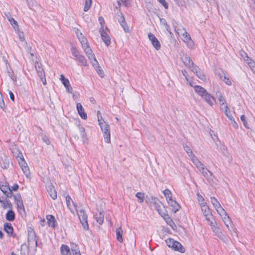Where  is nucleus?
Here are the masks:
<instances>
[{
    "instance_id": "obj_1",
    "label": "nucleus",
    "mask_w": 255,
    "mask_h": 255,
    "mask_svg": "<svg viewBox=\"0 0 255 255\" xmlns=\"http://www.w3.org/2000/svg\"><path fill=\"white\" fill-rule=\"evenodd\" d=\"M194 90L196 93L200 95L210 105H212L214 102V98L207 91L200 86H195Z\"/></svg>"
},
{
    "instance_id": "obj_2",
    "label": "nucleus",
    "mask_w": 255,
    "mask_h": 255,
    "mask_svg": "<svg viewBox=\"0 0 255 255\" xmlns=\"http://www.w3.org/2000/svg\"><path fill=\"white\" fill-rule=\"evenodd\" d=\"M150 204L158 213L160 216L165 215V213H167L166 209L163 204L159 201V200L155 197H152L150 201Z\"/></svg>"
},
{
    "instance_id": "obj_3",
    "label": "nucleus",
    "mask_w": 255,
    "mask_h": 255,
    "mask_svg": "<svg viewBox=\"0 0 255 255\" xmlns=\"http://www.w3.org/2000/svg\"><path fill=\"white\" fill-rule=\"evenodd\" d=\"M27 232V247L29 248L34 246L35 247L34 251L36 252L37 250L36 247L38 246V237L36 236L34 231L31 228H29L28 229Z\"/></svg>"
},
{
    "instance_id": "obj_4",
    "label": "nucleus",
    "mask_w": 255,
    "mask_h": 255,
    "mask_svg": "<svg viewBox=\"0 0 255 255\" xmlns=\"http://www.w3.org/2000/svg\"><path fill=\"white\" fill-rule=\"evenodd\" d=\"M165 242L169 248L175 251H178L181 253H184L185 251L184 247L179 242L175 241L173 239L168 238L165 240Z\"/></svg>"
},
{
    "instance_id": "obj_5",
    "label": "nucleus",
    "mask_w": 255,
    "mask_h": 255,
    "mask_svg": "<svg viewBox=\"0 0 255 255\" xmlns=\"http://www.w3.org/2000/svg\"><path fill=\"white\" fill-rule=\"evenodd\" d=\"M75 210L77 213L80 222L81 223L84 230L88 231L89 229V227L87 219L88 215L86 213V211L83 209L78 210L76 208Z\"/></svg>"
},
{
    "instance_id": "obj_6",
    "label": "nucleus",
    "mask_w": 255,
    "mask_h": 255,
    "mask_svg": "<svg viewBox=\"0 0 255 255\" xmlns=\"http://www.w3.org/2000/svg\"><path fill=\"white\" fill-rule=\"evenodd\" d=\"M224 224L225 225L228 232L232 237L237 236L236 233V229H235L233 222L231 221L229 216L227 214L226 212L224 211Z\"/></svg>"
},
{
    "instance_id": "obj_7",
    "label": "nucleus",
    "mask_w": 255,
    "mask_h": 255,
    "mask_svg": "<svg viewBox=\"0 0 255 255\" xmlns=\"http://www.w3.org/2000/svg\"><path fill=\"white\" fill-rule=\"evenodd\" d=\"M100 126L103 132L105 141L107 143L111 142V133L110 126L105 121L100 122Z\"/></svg>"
},
{
    "instance_id": "obj_8",
    "label": "nucleus",
    "mask_w": 255,
    "mask_h": 255,
    "mask_svg": "<svg viewBox=\"0 0 255 255\" xmlns=\"http://www.w3.org/2000/svg\"><path fill=\"white\" fill-rule=\"evenodd\" d=\"M20 156L18 155L17 159L18 162V164L21 167L23 172L26 174L29 172V168L27 166V163L25 162L23 155L21 153H20Z\"/></svg>"
},
{
    "instance_id": "obj_9",
    "label": "nucleus",
    "mask_w": 255,
    "mask_h": 255,
    "mask_svg": "<svg viewBox=\"0 0 255 255\" xmlns=\"http://www.w3.org/2000/svg\"><path fill=\"white\" fill-rule=\"evenodd\" d=\"M99 32L100 33L101 37L106 46H108L111 44V38L108 33L104 29L103 26H102L99 29Z\"/></svg>"
},
{
    "instance_id": "obj_10",
    "label": "nucleus",
    "mask_w": 255,
    "mask_h": 255,
    "mask_svg": "<svg viewBox=\"0 0 255 255\" xmlns=\"http://www.w3.org/2000/svg\"><path fill=\"white\" fill-rule=\"evenodd\" d=\"M148 37L149 38V40L151 41L152 46L156 50H159V49H160V43L154 34H153L151 33H149L148 34Z\"/></svg>"
},
{
    "instance_id": "obj_11",
    "label": "nucleus",
    "mask_w": 255,
    "mask_h": 255,
    "mask_svg": "<svg viewBox=\"0 0 255 255\" xmlns=\"http://www.w3.org/2000/svg\"><path fill=\"white\" fill-rule=\"evenodd\" d=\"M211 202L216 211L220 215L221 217L222 218V215L223 213V208L221 206L219 201L215 197H211Z\"/></svg>"
},
{
    "instance_id": "obj_12",
    "label": "nucleus",
    "mask_w": 255,
    "mask_h": 255,
    "mask_svg": "<svg viewBox=\"0 0 255 255\" xmlns=\"http://www.w3.org/2000/svg\"><path fill=\"white\" fill-rule=\"evenodd\" d=\"M191 71L196 74V76L201 80L203 81H205L206 80V75L204 74V72L199 68L198 66L197 65H194L192 66Z\"/></svg>"
},
{
    "instance_id": "obj_13",
    "label": "nucleus",
    "mask_w": 255,
    "mask_h": 255,
    "mask_svg": "<svg viewBox=\"0 0 255 255\" xmlns=\"http://www.w3.org/2000/svg\"><path fill=\"white\" fill-rule=\"evenodd\" d=\"M47 220L48 225L54 229L57 226V221L55 220V217L52 215H47L46 217Z\"/></svg>"
},
{
    "instance_id": "obj_14",
    "label": "nucleus",
    "mask_w": 255,
    "mask_h": 255,
    "mask_svg": "<svg viewBox=\"0 0 255 255\" xmlns=\"http://www.w3.org/2000/svg\"><path fill=\"white\" fill-rule=\"evenodd\" d=\"M76 108L78 111V113L80 117L83 120H86L87 119V115L85 113L84 109L83 108L81 104L80 103H77L76 105Z\"/></svg>"
},
{
    "instance_id": "obj_15",
    "label": "nucleus",
    "mask_w": 255,
    "mask_h": 255,
    "mask_svg": "<svg viewBox=\"0 0 255 255\" xmlns=\"http://www.w3.org/2000/svg\"><path fill=\"white\" fill-rule=\"evenodd\" d=\"M47 191L51 198L55 200L57 197V192L52 185H47L46 187Z\"/></svg>"
},
{
    "instance_id": "obj_16",
    "label": "nucleus",
    "mask_w": 255,
    "mask_h": 255,
    "mask_svg": "<svg viewBox=\"0 0 255 255\" xmlns=\"http://www.w3.org/2000/svg\"><path fill=\"white\" fill-rule=\"evenodd\" d=\"M35 67L39 77L40 78L41 81H43V79L44 78L45 76V73L43 70V69L41 67V63L36 62L35 64Z\"/></svg>"
},
{
    "instance_id": "obj_17",
    "label": "nucleus",
    "mask_w": 255,
    "mask_h": 255,
    "mask_svg": "<svg viewBox=\"0 0 255 255\" xmlns=\"http://www.w3.org/2000/svg\"><path fill=\"white\" fill-rule=\"evenodd\" d=\"M3 230L7 233L8 236L12 237L13 233V228L9 223H5L3 225Z\"/></svg>"
},
{
    "instance_id": "obj_18",
    "label": "nucleus",
    "mask_w": 255,
    "mask_h": 255,
    "mask_svg": "<svg viewBox=\"0 0 255 255\" xmlns=\"http://www.w3.org/2000/svg\"><path fill=\"white\" fill-rule=\"evenodd\" d=\"M181 59L184 64L186 66L189 67L191 70V68H192V66L195 65L194 63L191 60L190 57L188 56L187 54L185 55L183 57H181Z\"/></svg>"
},
{
    "instance_id": "obj_19",
    "label": "nucleus",
    "mask_w": 255,
    "mask_h": 255,
    "mask_svg": "<svg viewBox=\"0 0 255 255\" xmlns=\"http://www.w3.org/2000/svg\"><path fill=\"white\" fill-rule=\"evenodd\" d=\"M184 33L182 34V40L185 42L189 43L190 46L192 47L193 44V42L191 39V37L189 34L187 33V32L183 29Z\"/></svg>"
},
{
    "instance_id": "obj_20",
    "label": "nucleus",
    "mask_w": 255,
    "mask_h": 255,
    "mask_svg": "<svg viewBox=\"0 0 255 255\" xmlns=\"http://www.w3.org/2000/svg\"><path fill=\"white\" fill-rule=\"evenodd\" d=\"M0 165L2 168L4 169H7L9 165V159L5 156L1 157L0 160Z\"/></svg>"
},
{
    "instance_id": "obj_21",
    "label": "nucleus",
    "mask_w": 255,
    "mask_h": 255,
    "mask_svg": "<svg viewBox=\"0 0 255 255\" xmlns=\"http://www.w3.org/2000/svg\"><path fill=\"white\" fill-rule=\"evenodd\" d=\"M5 218L6 220L9 222H12L15 220V215L11 209H10L6 213Z\"/></svg>"
},
{
    "instance_id": "obj_22",
    "label": "nucleus",
    "mask_w": 255,
    "mask_h": 255,
    "mask_svg": "<svg viewBox=\"0 0 255 255\" xmlns=\"http://www.w3.org/2000/svg\"><path fill=\"white\" fill-rule=\"evenodd\" d=\"M168 204L172 207V211L174 213L178 211L181 208L180 205L174 200L170 201Z\"/></svg>"
},
{
    "instance_id": "obj_23",
    "label": "nucleus",
    "mask_w": 255,
    "mask_h": 255,
    "mask_svg": "<svg viewBox=\"0 0 255 255\" xmlns=\"http://www.w3.org/2000/svg\"><path fill=\"white\" fill-rule=\"evenodd\" d=\"M60 252L62 255H71L69 247L64 244H62L60 248Z\"/></svg>"
},
{
    "instance_id": "obj_24",
    "label": "nucleus",
    "mask_w": 255,
    "mask_h": 255,
    "mask_svg": "<svg viewBox=\"0 0 255 255\" xmlns=\"http://www.w3.org/2000/svg\"><path fill=\"white\" fill-rule=\"evenodd\" d=\"M161 216L164 219L167 224L169 225L173 229H174L173 226L176 227V225L172 219L167 214V213H165V215Z\"/></svg>"
},
{
    "instance_id": "obj_25",
    "label": "nucleus",
    "mask_w": 255,
    "mask_h": 255,
    "mask_svg": "<svg viewBox=\"0 0 255 255\" xmlns=\"http://www.w3.org/2000/svg\"><path fill=\"white\" fill-rule=\"evenodd\" d=\"M201 210L204 216L206 217L207 219H209L211 215L209 207L207 205H203L201 206Z\"/></svg>"
},
{
    "instance_id": "obj_26",
    "label": "nucleus",
    "mask_w": 255,
    "mask_h": 255,
    "mask_svg": "<svg viewBox=\"0 0 255 255\" xmlns=\"http://www.w3.org/2000/svg\"><path fill=\"white\" fill-rule=\"evenodd\" d=\"M94 217L97 223L100 225H102L104 220V215L103 212H100L99 213L96 214Z\"/></svg>"
},
{
    "instance_id": "obj_27",
    "label": "nucleus",
    "mask_w": 255,
    "mask_h": 255,
    "mask_svg": "<svg viewBox=\"0 0 255 255\" xmlns=\"http://www.w3.org/2000/svg\"><path fill=\"white\" fill-rule=\"evenodd\" d=\"M214 91L216 93V97L219 99L220 102H222V98L223 97L221 92V89L217 85H214Z\"/></svg>"
},
{
    "instance_id": "obj_28",
    "label": "nucleus",
    "mask_w": 255,
    "mask_h": 255,
    "mask_svg": "<svg viewBox=\"0 0 255 255\" xmlns=\"http://www.w3.org/2000/svg\"><path fill=\"white\" fill-rule=\"evenodd\" d=\"M193 163L196 166L197 168L199 170L202 169L204 165L196 158L195 156H193L192 158H191Z\"/></svg>"
},
{
    "instance_id": "obj_29",
    "label": "nucleus",
    "mask_w": 255,
    "mask_h": 255,
    "mask_svg": "<svg viewBox=\"0 0 255 255\" xmlns=\"http://www.w3.org/2000/svg\"><path fill=\"white\" fill-rule=\"evenodd\" d=\"M116 238L117 240L120 243H122L123 242V231L122 229L120 227L116 229Z\"/></svg>"
},
{
    "instance_id": "obj_30",
    "label": "nucleus",
    "mask_w": 255,
    "mask_h": 255,
    "mask_svg": "<svg viewBox=\"0 0 255 255\" xmlns=\"http://www.w3.org/2000/svg\"><path fill=\"white\" fill-rule=\"evenodd\" d=\"M76 60L79 61L82 65L83 66H87L88 64L87 60L85 57L82 55H79L76 58Z\"/></svg>"
},
{
    "instance_id": "obj_31",
    "label": "nucleus",
    "mask_w": 255,
    "mask_h": 255,
    "mask_svg": "<svg viewBox=\"0 0 255 255\" xmlns=\"http://www.w3.org/2000/svg\"><path fill=\"white\" fill-rule=\"evenodd\" d=\"M0 203L2 204V206L4 209L7 208L10 209L12 208V204L9 200H2L0 199Z\"/></svg>"
},
{
    "instance_id": "obj_32",
    "label": "nucleus",
    "mask_w": 255,
    "mask_h": 255,
    "mask_svg": "<svg viewBox=\"0 0 255 255\" xmlns=\"http://www.w3.org/2000/svg\"><path fill=\"white\" fill-rule=\"evenodd\" d=\"M79 129L80 132L81 137L82 138L83 142H85L86 140L88 139L86 133L85 132V129L83 127H79Z\"/></svg>"
},
{
    "instance_id": "obj_33",
    "label": "nucleus",
    "mask_w": 255,
    "mask_h": 255,
    "mask_svg": "<svg viewBox=\"0 0 255 255\" xmlns=\"http://www.w3.org/2000/svg\"><path fill=\"white\" fill-rule=\"evenodd\" d=\"M183 147L184 150L187 152V153L188 154L189 156L191 158H192L193 156H195L193 154L192 151L189 146H188L186 144H183Z\"/></svg>"
},
{
    "instance_id": "obj_34",
    "label": "nucleus",
    "mask_w": 255,
    "mask_h": 255,
    "mask_svg": "<svg viewBox=\"0 0 255 255\" xmlns=\"http://www.w3.org/2000/svg\"><path fill=\"white\" fill-rule=\"evenodd\" d=\"M66 204H67V206L68 207V208L71 210V202L72 203V204H73L75 209H76L77 208V206L74 203V202L72 201L71 197L69 196V195H67L66 197Z\"/></svg>"
},
{
    "instance_id": "obj_35",
    "label": "nucleus",
    "mask_w": 255,
    "mask_h": 255,
    "mask_svg": "<svg viewBox=\"0 0 255 255\" xmlns=\"http://www.w3.org/2000/svg\"><path fill=\"white\" fill-rule=\"evenodd\" d=\"M229 108L226 105V110L224 111V114L227 116V117L229 118L230 120H233L234 119V116L235 113L232 114L230 111H228Z\"/></svg>"
},
{
    "instance_id": "obj_36",
    "label": "nucleus",
    "mask_w": 255,
    "mask_h": 255,
    "mask_svg": "<svg viewBox=\"0 0 255 255\" xmlns=\"http://www.w3.org/2000/svg\"><path fill=\"white\" fill-rule=\"evenodd\" d=\"M17 205V210L18 212H20L21 211H25V209L23 203V201L17 202L15 203Z\"/></svg>"
},
{
    "instance_id": "obj_37",
    "label": "nucleus",
    "mask_w": 255,
    "mask_h": 255,
    "mask_svg": "<svg viewBox=\"0 0 255 255\" xmlns=\"http://www.w3.org/2000/svg\"><path fill=\"white\" fill-rule=\"evenodd\" d=\"M60 80L62 82V84L64 86V87H67V85L70 84L69 80L68 79L66 78L65 77V76H64V75H63V74H61L60 75Z\"/></svg>"
},
{
    "instance_id": "obj_38",
    "label": "nucleus",
    "mask_w": 255,
    "mask_h": 255,
    "mask_svg": "<svg viewBox=\"0 0 255 255\" xmlns=\"http://www.w3.org/2000/svg\"><path fill=\"white\" fill-rule=\"evenodd\" d=\"M11 24V25L13 26L15 31L18 30L19 25L18 24V22L14 20L13 18L10 19L9 21Z\"/></svg>"
},
{
    "instance_id": "obj_39",
    "label": "nucleus",
    "mask_w": 255,
    "mask_h": 255,
    "mask_svg": "<svg viewBox=\"0 0 255 255\" xmlns=\"http://www.w3.org/2000/svg\"><path fill=\"white\" fill-rule=\"evenodd\" d=\"M136 197L138 200V202L141 203L143 202L144 195L143 193L137 192L135 195Z\"/></svg>"
},
{
    "instance_id": "obj_40",
    "label": "nucleus",
    "mask_w": 255,
    "mask_h": 255,
    "mask_svg": "<svg viewBox=\"0 0 255 255\" xmlns=\"http://www.w3.org/2000/svg\"><path fill=\"white\" fill-rule=\"evenodd\" d=\"M92 0H86L85 6L84 7V11H87L90 9L92 4Z\"/></svg>"
},
{
    "instance_id": "obj_41",
    "label": "nucleus",
    "mask_w": 255,
    "mask_h": 255,
    "mask_svg": "<svg viewBox=\"0 0 255 255\" xmlns=\"http://www.w3.org/2000/svg\"><path fill=\"white\" fill-rule=\"evenodd\" d=\"M200 171L206 177H208L209 174H211V172L207 168L205 167V166L200 170Z\"/></svg>"
},
{
    "instance_id": "obj_42",
    "label": "nucleus",
    "mask_w": 255,
    "mask_h": 255,
    "mask_svg": "<svg viewBox=\"0 0 255 255\" xmlns=\"http://www.w3.org/2000/svg\"><path fill=\"white\" fill-rule=\"evenodd\" d=\"M71 53L72 55L75 57V59L80 55L79 54V51L77 49V48L75 47L72 46L71 48Z\"/></svg>"
},
{
    "instance_id": "obj_43",
    "label": "nucleus",
    "mask_w": 255,
    "mask_h": 255,
    "mask_svg": "<svg viewBox=\"0 0 255 255\" xmlns=\"http://www.w3.org/2000/svg\"><path fill=\"white\" fill-rule=\"evenodd\" d=\"M77 37L81 44H84V43L87 42L86 38L81 33H80V35L77 34Z\"/></svg>"
},
{
    "instance_id": "obj_44",
    "label": "nucleus",
    "mask_w": 255,
    "mask_h": 255,
    "mask_svg": "<svg viewBox=\"0 0 255 255\" xmlns=\"http://www.w3.org/2000/svg\"><path fill=\"white\" fill-rule=\"evenodd\" d=\"M120 24L126 32H129V27L128 26L126 21H123L122 23H121Z\"/></svg>"
},
{
    "instance_id": "obj_45",
    "label": "nucleus",
    "mask_w": 255,
    "mask_h": 255,
    "mask_svg": "<svg viewBox=\"0 0 255 255\" xmlns=\"http://www.w3.org/2000/svg\"><path fill=\"white\" fill-rule=\"evenodd\" d=\"M215 74L217 75L220 79L222 77V74H223V70L221 68H216L215 70Z\"/></svg>"
},
{
    "instance_id": "obj_46",
    "label": "nucleus",
    "mask_w": 255,
    "mask_h": 255,
    "mask_svg": "<svg viewBox=\"0 0 255 255\" xmlns=\"http://www.w3.org/2000/svg\"><path fill=\"white\" fill-rule=\"evenodd\" d=\"M95 69L96 70L97 73L102 78L104 77V72L103 70L101 68L100 66H98V67L95 68Z\"/></svg>"
},
{
    "instance_id": "obj_47",
    "label": "nucleus",
    "mask_w": 255,
    "mask_h": 255,
    "mask_svg": "<svg viewBox=\"0 0 255 255\" xmlns=\"http://www.w3.org/2000/svg\"><path fill=\"white\" fill-rule=\"evenodd\" d=\"M0 189L1 191L5 194L9 189H10V187L9 185H2L0 186Z\"/></svg>"
},
{
    "instance_id": "obj_48",
    "label": "nucleus",
    "mask_w": 255,
    "mask_h": 255,
    "mask_svg": "<svg viewBox=\"0 0 255 255\" xmlns=\"http://www.w3.org/2000/svg\"><path fill=\"white\" fill-rule=\"evenodd\" d=\"M158 1L161 3L165 9H167L168 8V4L166 1L165 0H157Z\"/></svg>"
},
{
    "instance_id": "obj_49",
    "label": "nucleus",
    "mask_w": 255,
    "mask_h": 255,
    "mask_svg": "<svg viewBox=\"0 0 255 255\" xmlns=\"http://www.w3.org/2000/svg\"><path fill=\"white\" fill-rule=\"evenodd\" d=\"M90 62L94 68H96L97 67H98V66H100L96 58H94V60L91 61Z\"/></svg>"
},
{
    "instance_id": "obj_50",
    "label": "nucleus",
    "mask_w": 255,
    "mask_h": 255,
    "mask_svg": "<svg viewBox=\"0 0 255 255\" xmlns=\"http://www.w3.org/2000/svg\"><path fill=\"white\" fill-rule=\"evenodd\" d=\"M8 76L10 78V79L13 81L16 82V76L15 75V74L13 73V72H8Z\"/></svg>"
},
{
    "instance_id": "obj_51",
    "label": "nucleus",
    "mask_w": 255,
    "mask_h": 255,
    "mask_svg": "<svg viewBox=\"0 0 255 255\" xmlns=\"http://www.w3.org/2000/svg\"><path fill=\"white\" fill-rule=\"evenodd\" d=\"M163 193L166 197H170V195H172L171 192L168 189L164 190Z\"/></svg>"
},
{
    "instance_id": "obj_52",
    "label": "nucleus",
    "mask_w": 255,
    "mask_h": 255,
    "mask_svg": "<svg viewBox=\"0 0 255 255\" xmlns=\"http://www.w3.org/2000/svg\"><path fill=\"white\" fill-rule=\"evenodd\" d=\"M5 107V104L2 98V96L1 93H0V108L1 109H4Z\"/></svg>"
},
{
    "instance_id": "obj_53",
    "label": "nucleus",
    "mask_w": 255,
    "mask_h": 255,
    "mask_svg": "<svg viewBox=\"0 0 255 255\" xmlns=\"http://www.w3.org/2000/svg\"><path fill=\"white\" fill-rule=\"evenodd\" d=\"M15 202L22 201V198L20 194H16L14 196Z\"/></svg>"
},
{
    "instance_id": "obj_54",
    "label": "nucleus",
    "mask_w": 255,
    "mask_h": 255,
    "mask_svg": "<svg viewBox=\"0 0 255 255\" xmlns=\"http://www.w3.org/2000/svg\"><path fill=\"white\" fill-rule=\"evenodd\" d=\"M241 120L243 123L244 126L247 128H249L247 126L248 123L246 120V117L244 115H243L241 116Z\"/></svg>"
},
{
    "instance_id": "obj_55",
    "label": "nucleus",
    "mask_w": 255,
    "mask_h": 255,
    "mask_svg": "<svg viewBox=\"0 0 255 255\" xmlns=\"http://www.w3.org/2000/svg\"><path fill=\"white\" fill-rule=\"evenodd\" d=\"M248 64L249 65L253 71L255 73V63L254 61L248 62Z\"/></svg>"
},
{
    "instance_id": "obj_56",
    "label": "nucleus",
    "mask_w": 255,
    "mask_h": 255,
    "mask_svg": "<svg viewBox=\"0 0 255 255\" xmlns=\"http://www.w3.org/2000/svg\"><path fill=\"white\" fill-rule=\"evenodd\" d=\"M82 48L84 51H85L87 49L90 48L89 45L88 43V41L87 42L84 43V44H81Z\"/></svg>"
},
{
    "instance_id": "obj_57",
    "label": "nucleus",
    "mask_w": 255,
    "mask_h": 255,
    "mask_svg": "<svg viewBox=\"0 0 255 255\" xmlns=\"http://www.w3.org/2000/svg\"><path fill=\"white\" fill-rule=\"evenodd\" d=\"M19 188V185L17 184H14L12 186L10 187V189L12 191H16Z\"/></svg>"
},
{
    "instance_id": "obj_58",
    "label": "nucleus",
    "mask_w": 255,
    "mask_h": 255,
    "mask_svg": "<svg viewBox=\"0 0 255 255\" xmlns=\"http://www.w3.org/2000/svg\"><path fill=\"white\" fill-rule=\"evenodd\" d=\"M224 83H226L227 85L231 86L232 85V81L229 78H227L224 76Z\"/></svg>"
},
{
    "instance_id": "obj_59",
    "label": "nucleus",
    "mask_w": 255,
    "mask_h": 255,
    "mask_svg": "<svg viewBox=\"0 0 255 255\" xmlns=\"http://www.w3.org/2000/svg\"><path fill=\"white\" fill-rule=\"evenodd\" d=\"M5 195L7 198H11L13 196L12 191L9 189L7 192H6Z\"/></svg>"
},
{
    "instance_id": "obj_60",
    "label": "nucleus",
    "mask_w": 255,
    "mask_h": 255,
    "mask_svg": "<svg viewBox=\"0 0 255 255\" xmlns=\"http://www.w3.org/2000/svg\"><path fill=\"white\" fill-rule=\"evenodd\" d=\"M97 116H98V121L99 122V124L100 125V122L104 121L103 119L102 116L101 115V113H100V111H98Z\"/></svg>"
},
{
    "instance_id": "obj_61",
    "label": "nucleus",
    "mask_w": 255,
    "mask_h": 255,
    "mask_svg": "<svg viewBox=\"0 0 255 255\" xmlns=\"http://www.w3.org/2000/svg\"><path fill=\"white\" fill-rule=\"evenodd\" d=\"M230 121L231 122V124H232V126H233V127L235 128H238V125L237 123L236 122V121H235V119H233V120H231Z\"/></svg>"
},
{
    "instance_id": "obj_62",
    "label": "nucleus",
    "mask_w": 255,
    "mask_h": 255,
    "mask_svg": "<svg viewBox=\"0 0 255 255\" xmlns=\"http://www.w3.org/2000/svg\"><path fill=\"white\" fill-rule=\"evenodd\" d=\"M66 89V91L69 93H72V92H73V88H72V87L70 86V84L69 85H67V87H65Z\"/></svg>"
},
{
    "instance_id": "obj_63",
    "label": "nucleus",
    "mask_w": 255,
    "mask_h": 255,
    "mask_svg": "<svg viewBox=\"0 0 255 255\" xmlns=\"http://www.w3.org/2000/svg\"><path fill=\"white\" fill-rule=\"evenodd\" d=\"M4 16L6 17L8 21L10 20L12 17L11 16L10 13L9 12H4Z\"/></svg>"
},
{
    "instance_id": "obj_64",
    "label": "nucleus",
    "mask_w": 255,
    "mask_h": 255,
    "mask_svg": "<svg viewBox=\"0 0 255 255\" xmlns=\"http://www.w3.org/2000/svg\"><path fill=\"white\" fill-rule=\"evenodd\" d=\"M87 57L90 61L94 60V58H96L95 54L93 53H91V54L88 55Z\"/></svg>"
}]
</instances>
